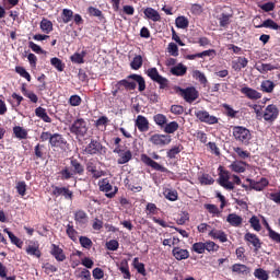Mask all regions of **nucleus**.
I'll return each mask as SVG.
<instances>
[{
  "label": "nucleus",
  "mask_w": 280,
  "mask_h": 280,
  "mask_svg": "<svg viewBox=\"0 0 280 280\" xmlns=\"http://www.w3.org/2000/svg\"><path fill=\"white\" fill-rule=\"evenodd\" d=\"M137 84L138 91L143 93V91H145V79H143L141 74H129L127 79L118 81L115 86L118 91H124V89L125 91H135V89H137Z\"/></svg>",
  "instance_id": "obj_1"
},
{
  "label": "nucleus",
  "mask_w": 280,
  "mask_h": 280,
  "mask_svg": "<svg viewBox=\"0 0 280 280\" xmlns=\"http://www.w3.org/2000/svg\"><path fill=\"white\" fill-rule=\"evenodd\" d=\"M232 137L237 143H242V145H248L253 139L250 130L244 126H234L232 128Z\"/></svg>",
  "instance_id": "obj_2"
},
{
  "label": "nucleus",
  "mask_w": 280,
  "mask_h": 280,
  "mask_svg": "<svg viewBox=\"0 0 280 280\" xmlns=\"http://www.w3.org/2000/svg\"><path fill=\"white\" fill-rule=\"evenodd\" d=\"M69 131L71 135H74V137H86V133L89 132V124L84 118H77L69 127Z\"/></svg>",
  "instance_id": "obj_3"
},
{
  "label": "nucleus",
  "mask_w": 280,
  "mask_h": 280,
  "mask_svg": "<svg viewBox=\"0 0 280 280\" xmlns=\"http://www.w3.org/2000/svg\"><path fill=\"white\" fill-rule=\"evenodd\" d=\"M147 75L152 80V82H156L161 90L170 89V80L161 75V73H159V69L149 68L147 70Z\"/></svg>",
  "instance_id": "obj_4"
},
{
  "label": "nucleus",
  "mask_w": 280,
  "mask_h": 280,
  "mask_svg": "<svg viewBox=\"0 0 280 280\" xmlns=\"http://www.w3.org/2000/svg\"><path fill=\"white\" fill-rule=\"evenodd\" d=\"M98 189L105 194L106 198H115L119 191L117 186L113 187V184H110L108 178H103L98 182Z\"/></svg>",
  "instance_id": "obj_5"
},
{
  "label": "nucleus",
  "mask_w": 280,
  "mask_h": 280,
  "mask_svg": "<svg viewBox=\"0 0 280 280\" xmlns=\"http://www.w3.org/2000/svg\"><path fill=\"white\" fill-rule=\"evenodd\" d=\"M84 154L95 156V154H105L106 147L102 145V142L95 139H91L90 143L83 150Z\"/></svg>",
  "instance_id": "obj_6"
},
{
  "label": "nucleus",
  "mask_w": 280,
  "mask_h": 280,
  "mask_svg": "<svg viewBox=\"0 0 280 280\" xmlns=\"http://www.w3.org/2000/svg\"><path fill=\"white\" fill-rule=\"evenodd\" d=\"M177 91L179 92V95L187 102L188 104H194L196 100L199 97L198 90L196 88L190 86L183 89L180 86L177 88Z\"/></svg>",
  "instance_id": "obj_7"
},
{
  "label": "nucleus",
  "mask_w": 280,
  "mask_h": 280,
  "mask_svg": "<svg viewBox=\"0 0 280 280\" xmlns=\"http://www.w3.org/2000/svg\"><path fill=\"white\" fill-rule=\"evenodd\" d=\"M149 142L158 148H165L172 143V136L163 133H154L149 138Z\"/></svg>",
  "instance_id": "obj_8"
},
{
  "label": "nucleus",
  "mask_w": 280,
  "mask_h": 280,
  "mask_svg": "<svg viewBox=\"0 0 280 280\" xmlns=\"http://www.w3.org/2000/svg\"><path fill=\"white\" fill-rule=\"evenodd\" d=\"M51 196H54V198H60V196H62L65 200H73V192L69 187L51 185Z\"/></svg>",
  "instance_id": "obj_9"
},
{
  "label": "nucleus",
  "mask_w": 280,
  "mask_h": 280,
  "mask_svg": "<svg viewBox=\"0 0 280 280\" xmlns=\"http://www.w3.org/2000/svg\"><path fill=\"white\" fill-rule=\"evenodd\" d=\"M114 154H118V165H126V163H130V161H132V151H130V149L124 150L121 147H116L114 149Z\"/></svg>",
  "instance_id": "obj_10"
},
{
  "label": "nucleus",
  "mask_w": 280,
  "mask_h": 280,
  "mask_svg": "<svg viewBox=\"0 0 280 280\" xmlns=\"http://www.w3.org/2000/svg\"><path fill=\"white\" fill-rule=\"evenodd\" d=\"M231 179V173L229 171H221L219 174L218 183L223 189H226L228 191H233L235 189V185Z\"/></svg>",
  "instance_id": "obj_11"
},
{
  "label": "nucleus",
  "mask_w": 280,
  "mask_h": 280,
  "mask_svg": "<svg viewBox=\"0 0 280 280\" xmlns=\"http://www.w3.org/2000/svg\"><path fill=\"white\" fill-rule=\"evenodd\" d=\"M140 161L148 167H152V170H155V172L167 173V167L159 164L156 161L152 160V158H150L145 153H142L140 155Z\"/></svg>",
  "instance_id": "obj_12"
},
{
  "label": "nucleus",
  "mask_w": 280,
  "mask_h": 280,
  "mask_svg": "<svg viewBox=\"0 0 280 280\" xmlns=\"http://www.w3.org/2000/svg\"><path fill=\"white\" fill-rule=\"evenodd\" d=\"M279 117V107L275 104H270L265 108L262 118L265 121H268L269 124H272L273 121H277Z\"/></svg>",
  "instance_id": "obj_13"
},
{
  "label": "nucleus",
  "mask_w": 280,
  "mask_h": 280,
  "mask_svg": "<svg viewBox=\"0 0 280 280\" xmlns=\"http://www.w3.org/2000/svg\"><path fill=\"white\" fill-rule=\"evenodd\" d=\"M195 117L199 119L202 124H208L209 126H213L218 124V117L211 116L207 110H197L195 112Z\"/></svg>",
  "instance_id": "obj_14"
},
{
  "label": "nucleus",
  "mask_w": 280,
  "mask_h": 280,
  "mask_svg": "<svg viewBox=\"0 0 280 280\" xmlns=\"http://www.w3.org/2000/svg\"><path fill=\"white\" fill-rule=\"evenodd\" d=\"M246 183H249V189H254V191H264L265 187L270 185L267 178L261 177L259 182H255L252 178H246Z\"/></svg>",
  "instance_id": "obj_15"
},
{
  "label": "nucleus",
  "mask_w": 280,
  "mask_h": 280,
  "mask_svg": "<svg viewBox=\"0 0 280 280\" xmlns=\"http://www.w3.org/2000/svg\"><path fill=\"white\" fill-rule=\"evenodd\" d=\"M50 145L52 148H59L60 150H65L69 143L67 139L60 133H52V138H50Z\"/></svg>",
  "instance_id": "obj_16"
},
{
  "label": "nucleus",
  "mask_w": 280,
  "mask_h": 280,
  "mask_svg": "<svg viewBox=\"0 0 280 280\" xmlns=\"http://www.w3.org/2000/svg\"><path fill=\"white\" fill-rule=\"evenodd\" d=\"M244 240L247 243V246H254L255 250H259V248H261V240H259V236H257V234L247 232L244 235Z\"/></svg>",
  "instance_id": "obj_17"
},
{
  "label": "nucleus",
  "mask_w": 280,
  "mask_h": 280,
  "mask_svg": "<svg viewBox=\"0 0 280 280\" xmlns=\"http://www.w3.org/2000/svg\"><path fill=\"white\" fill-rule=\"evenodd\" d=\"M135 126L138 128L139 132H148V130H150V120L143 115H138L135 120Z\"/></svg>",
  "instance_id": "obj_18"
},
{
  "label": "nucleus",
  "mask_w": 280,
  "mask_h": 280,
  "mask_svg": "<svg viewBox=\"0 0 280 280\" xmlns=\"http://www.w3.org/2000/svg\"><path fill=\"white\" fill-rule=\"evenodd\" d=\"M70 170L74 176H82L84 174V165L75 158H70Z\"/></svg>",
  "instance_id": "obj_19"
},
{
  "label": "nucleus",
  "mask_w": 280,
  "mask_h": 280,
  "mask_svg": "<svg viewBox=\"0 0 280 280\" xmlns=\"http://www.w3.org/2000/svg\"><path fill=\"white\" fill-rule=\"evenodd\" d=\"M241 93L242 95H245L247 100H254V101L261 100V92H258L253 88L244 86L241 89Z\"/></svg>",
  "instance_id": "obj_20"
},
{
  "label": "nucleus",
  "mask_w": 280,
  "mask_h": 280,
  "mask_svg": "<svg viewBox=\"0 0 280 280\" xmlns=\"http://www.w3.org/2000/svg\"><path fill=\"white\" fill-rule=\"evenodd\" d=\"M262 224H264L265 229H267V231H268L269 240H271V242H275V244H280L279 232L272 230V228L270 226V224L268 223V221L266 220L265 217H262Z\"/></svg>",
  "instance_id": "obj_21"
},
{
  "label": "nucleus",
  "mask_w": 280,
  "mask_h": 280,
  "mask_svg": "<svg viewBox=\"0 0 280 280\" xmlns=\"http://www.w3.org/2000/svg\"><path fill=\"white\" fill-rule=\"evenodd\" d=\"M50 255L55 257L56 261H65V259H67V255H65V250L60 248L59 245H56V244L50 245Z\"/></svg>",
  "instance_id": "obj_22"
},
{
  "label": "nucleus",
  "mask_w": 280,
  "mask_h": 280,
  "mask_svg": "<svg viewBox=\"0 0 280 280\" xmlns=\"http://www.w3.org/2000/svg\"><path fill=\"white\" fill-rule=\"evenodd\" d=\"M21 93L24 97H27L32 104H38V95L33 91L27 90V83H22L21 85Z\"/></svg>",
  "instance_id": "obj_23"
},
{
  "label": "nucleus",
  "mask_w": 280,
  "mask_h": 280,
  "mask_svg": "<svg viewBox=\"0 0 280 280\" xmlns=\"http://www.w3.org/2000/svg\"><path fill=\"white\" fill-rule=\"evenodd\" d=\"M26 254L31 255V257H36L37 259H40V257H43V253L40 252L37 242H34L26 247Z\"/></svg>",
  "instance_id": "obj_24"
},
{
  "label": "nucleus",
  "mask_w": 280,
  "mask_h": 280,
  "mask_svg": "<svg viewBox=\"0 0 280 280\" xmlns=\"http://www.w3.org/2000/svg\"><path fill=\"white\" fill-rule=\"evenodd\" d=\"M74 222L78 226H84L89 222V215L84 210H77L74 212Z\"/></svg>",
  "instance_id": "obj_25"
},
{
  "label": "nucleus",
  "mask_w": 280,
  "mask_h": 280,
  "mask_svg": "<svg viewBox=\"0 0 280 280\" xmlns=\"http://www.w3.org/2000/svg\"><path fill=\"white\" fill-rule=\"evenodd\" d=\"M208 235L209 237H212V240H219L222 244L229 242L226 233L222 230H211Z\"/></svg>",
  "instance_id": "obj_26"
},
{
  "label": "nucleus",
  "mask_w": 280,
  "mask_h": 280,
  "mask_svg": "<svg viewBox=\"0 0 280 280\" xmlns=\"http://www.w3.org/2000/svg\"><path fill=\"white\" fill-rule=\"evenodd\" d=\"M143 14L147 19H149L150 21H153L154 23H158L159 21H161V14L159 13V11H156L153 8H147L143 11Z\"/></svg>",
  "instance_id": "obj_27"
},
{
  "label": "nucleus",
  "mask_w": 280,
  "mask_h": 280,
  "mask_svg": "<svg viewBox=\"0 0 280 280\" xmlns=\"http://www.w3.org/2000/svg\"><path fill=\"white\" fill-rule=\"evenodd\" d=\"M246 165H248V163L245 161H234L230 165V170L235 172V174H244V172H246Z\"/></svg>",
  "instance_id": "obj_28"
},
{
  "label": "nucleus",
  "mask_w": 280,
  "mask_h": 280,
  "mask_svg": "<svg viewBox=\"0 0 280 280\" xmlns=\"http://www.w3.org/2000/svg\"><path fill=\"white\" fill-rule=\"evenodd\" d=\"M173 257L177 259V261H183V259H189V250L183 249L180 247H174L173 250Z\"/></svg>",
  "instance_id": "obj_29"
},
{
  "label": "nucleus",
  "mask_w": 280,
  "mask_h": 280,
  "mask_svg": "<svg viewBox=\"0 0 280 280\" xmlns=\"http://www.w3.org/2000/svg\"><path fill=\"white\" fill-rule=\"evenodd\" d=\"M226 222L231 226L240 228V226H242V222H244V219L241 215L236 214V213H230L226 217Z\"/></svg>",
  "instance_id": "obj_30"
},
{
  "label": "nucleus",
  "mask_w": 280,
  "mask_h": 280,
  "mask_svg": "<svg viewBox=\"0 0 280 280\" xmlns=\"http://www.w3.org/2000/svg\"><path fill=\"white\" fill-rule=\"evenodd\" d=\"M170 73H172V75H176L177 78H183V75L187 74V66L177 63L171 68Z\"/></svg>",
  "instance_id": "obj_31"
},
{
  "label": "nucleus",
  "mask_w": 280,
  "mask_h": 280,
  "mask_svg": "<svg viewBox=\"0 0 280 280\" xmlns=\"http://www.w3.org/2000/svg\"><path fill=\"white\" fill-rule=\"evenodd\" d=\"M255 27L257 30H261V27H266V30H275V31L280 30V25L277 22H275V20L272 19H267L261 24L256 25Z\"/></svg>",
  "instance_id": "obj_32"
},
{
  "label": "nucleus",
  "mask_w": 280,
  "mask_h": 280,
  "mask_svg": "<svg viewBox=\"0 0 280 280\" xmlns=\"http://www.w3.org/2000/svg\"><path fill=\"white\" fill-rule=\"evenodd\" d=\"M124 277V279H132V275L130 273V267L128 266V260L122 259L120 261L119 268H118Z\"/></svg>",
  "instance_id": "obj_33"
},
{
  "label": "nucleus",
  "mask_w": 280,
  "mask_h": 280,
  "mask_svg": "<svg viewBox=\"0 0 280 280\" xmlns=\"http://www.w3.org/2000/svg\"><path fill=\"white\" fill-rule=\"evenodd\" d=\"M39 27L44 34H51V32H54V23L45 18L40 21Z\"/></svg>",
  "instance_id": "obj_34"
},
{
  "label": "nucleus",
  "mask_w": 280,
  "mask_h": 280,
  "mask_svg": "<svg viewBox=\"0 0 280 280\" xmlns=\"http://www.w3.org/2000/svg\"><path fill=\"white\" fill-rule=\"evenodd\" d=\"M35 115L39 119H43L45 121V124H51V117H49V115H47V109H45L44 107H40V106L37 107L35 109Z\"/></svg>",
  "instance_id": "obj_35"
},
{
  "label": "nucleus",
  "mask_w": 280,
  "mask_h": 280,
  "mask_svg": "<svg viewBox=\"0 0 280 280\" xmlns=\"http://www.w3.org/2000/svg\"><path fill=\"white\" fill-rule=\"evenodd\" d=\"M75 176L71 167L65 166L62 170L59 171V178L60 180H71Z\"/></svg>",
  "instance_id": "obj_36"
},
{
  "label": "nucleus",
  "mask_w": 280,
  "mask_h": 280,
  "mask_svg": "<svg viewBox=\"0 0 280 280\" xmlns=\"http://www.w3.org/2000/svg\"><path fill=\"white\" fill-rule=\"evenodd\" d=\"M178 128H180L178 122L176 120H173L171 122H166L162 130H164L166 135H174V132H176Z\"/></svg>",
  "instance_id": "obj_37"
},
{
  "label": "nucleus",
  "mask_w": 280,
  "mask_h": 280,
  "mask_svg": "<svg viewBox=\"0 0 280 280\" xmlns=\"http://www.w3.org/2000/svg\"><path fill=\"white\" fill-rule=\"evenodd\" d=\"M232 272H236V275H249L250 268H248L246 265L234 264L232 266Z\"/></svg>",
  "instance_id": "obj_38"
},
{
  "label": "nucleus",
  "mask_w": 280,
  "mask_h": 280,
  "mask_svg": "<svg viewBox=\"0 0 280 280\" xmlns=\"http://www.w3.org/2000/svg\"><path fill=\"white\" fill-rule=\"evenodd\" d=\"M86 57V50H82L81 52H74L70 60L74 65H84V58Z\"/></svg>",
  "instance_id": "obj_39"
},
{
  "label": "nucleus",
  "mask_w": 280,
  "mask_h": 280,
  "mask_svg": "<svg viewBox=\"0 0 280 280\" xmlns=\"http://www.w3.org/2000/svg\"><path fill=\"white\" fill-rule=\"evenodd\" d=\"M86 171L92 174L93 178H102V171H97V166L92 161L88 162Z\"/></svg>",
  "instance_id": "obj_40"
},
{
  "label": "nucleus",
  "mask_w": 280,
  "mask_h": 280,
  "mask_svg": "<svg viewBox=\"0 0 280 280\" xmlns=\"http://www.w3.org/2000/svg\"><path fill=\"white\" fill-rule=\"evenodd\" d=\"M248 67V59L246 57H238V62H233L232 69L234 71H242V69H246Z\"/></svg>",
  "instance_id": "obj_41"
},
{
  "label": "nucleus",
  "mask_w": 280,
  "mask_h": 280,
  "mask_svg": "<svg viewBox=\"0 0 280 280\" xmlns=\"http://www.w3.org/2000/svg\"><path fill=\"white\" fill-rule=\"evenodd\" d=\"M175 25L178 30H187L189 27V20L185 15L176 18Z\"/></svg>",
  "instance_id": "obj_42"
},
{
  "label": "nucleus",
  "mask_w": 280,
  "mask_h": 280,
  "mask_svg": "<svg viewBox=\"0 0 280 280\" xmlns=\"http://www.w3.org/2000/svg\"><path fill=\"white\" fill-rule=\"evenodd\" d=\"M275 86H277L275 82L270 80H265L260 84V90L262 91V93H272V91H275Z\"/></svg>",
  "instance_id": "obj_43"
},
{
  "label": "nucleus",
  "mask_w": 280,
  "mask_h": 280,
  "mask_svg": "<svg viewBox=\"0 0 280 280\" xmlns=\"http://www.w3.org/2000/svg\"><path fill=\"white\" fill-rule=\"evenodd\" d=\"M163 194L166 200H170L171 202H176V200H178V191L176 189L166 188Z\"/></svg>",
  "instance_id": "obj_44"
},
{
  "label": "nucleus",
  "mask_w": 280,
  "mask_h": 280,
  "mask_svg": "<svg viewBox=\"0 0 280 280\" xmlns=\"http://www.w3.org/2000/svg\"><path fill=\"white\" fill-rule=\"evenodd\" d=\"M3 231L7 233V235H9V238L11 240V243L14 244V246L18 248H23V241H21V238L16 237V235H14V233L8 229H4Z\"/></svg>",
  "instance_id": "obj_45"
},
{
  "label": "nucleus",
  "mask_w": 280,
  "mask_h": 280,
  "mask_svg": "<svg viewBox=\"0 0 280 280\" xmlns=\"http://www.w3.org/2000/svg\"><path fill=\"white\" fill-rule=\"evenodd\" d=\"M153 121L159 126V128L163 129L167 124V116H165L164 114H155L153 116Z\"/></svg>",
  "instance_id": "obj_46"
},
{
  "label": "nucleus",
  "mask_w": 280,
  "mask_h": 280,
  "mask_svg": "<svg viewBox=\"0 0 280 280\" xmlns=\"http://www.w3.org/2000/svg\"><path fill=\"white\" fill-rule=\"evenodd\" d=\"M130 67L133 69V71H139V69L143 67V57L141 55L133 57L132 61L130 62Z\"/></svg>",
  "instance_id": "obj_47"
},
{
  "label": "nucleus",
  "mask_w": 280,
  "mask_h": 280,
  "mask_svg": "<svg viewBox=\"0 0 280 280\" xmlns=\"http://www.w3.org/2000/svg\"><path fill=\"white\" fill-rule=\"evenodd\" d=\"M232 16V14L222 13L221 16L219 18L220 27H229V25H231Z\"/></svg>",
  "instance_id": "obj_48"
},
{
  "label": "nucleus",
  "mask_w": 280,
  "mask_h": 280,
  "mask_svg": "<svg viewBox=\"0 0 280 280\" xmlns=\"http://www.w3.org/2000/svg\"><path fill=\"white\" fill-rule=\"evenodd\" d=\"M13 133L16 139H27V131L21 126L13 127Z\"/></svg>",
  "instance_id": "obj_49"
},
{
  "label": "nucleus",
  "mask_w": 280,
  "mask_h": 280,
  "mask_svg": "<svg viewBox=\"0 0 280 280\" xmlns=\"http://www.w3.org/2000/svg\"><path fill=\"white\" fill-rule=\"evenodd\" d=\"M254 277L258 280H269L270 279V276L268 275V271H266L261 268L255 269Z\"/></svg>",
  "instance_id": "obj_50"
},
{
  "label": "nucleus",
  "mask_w": 280,
  "mask_h": 280,
  "mask_svg": "<svg viewBox=\"0 0 280 280\" xmlns=\"http://www.w3.org/2000/svg\"><path fill=\"white\" fill-rule=\"evenodd\" d=\"M50 65L57 69V71L62 72L65 71V62L60 60L58 57H54L50 59Z\"/></svg>",
  "instance_id": "obj_51"
},
{
  "label": "nucleus",
  "mask_w": 280,
  "mask_h": 280,
  "mask_svg": "<svg viewBox=\"0 0 280 280\" xmlns=\"http://www.w3.org/2000/svg\"><path fill=\"white\" fill-rule=\"evenodd\" d=\"M35 159H45V144L37 143L34 148Z\"/></svg>",
  "instance_id": "obj_52"
},
{
  "label": "nucleus",
  "mask_w": 280,
  "mask_h": 280,
  "mask_svg": "<svg viewBox=\"0 0 280 280\" xmlns=\"http://www.w3.org/2000/svg\"><path fill=\"white\" fill-rule=\"evenodd\" d=\"M66 233L68 237L72 240V242H78V232L75 231L73 225H71V223L67 225Z\"/></svg>",
  "instance_id": "obj_53"
},
{
  "label": "nucleus",
  "mask_w": 280,
  "mask_h": 280,
  "mask_svg": "<svg viewBox=\"0 0 280 280\" xmlns=\"http://www.w3.org/2000/svg\"><path fill=\"white\" fill-rule=\"evenodd\" d=\"M133 267L136 268L139 275L145 277V265L143 262H139V258H133Z\"/></svg>",
  "instance_id": "obj_54"
},
{
  "label": "nucleus",
  "mask_w": 280,
  "mask_h": 280,
  "mask_svg": "<svg viewBox=\"0 0 280 280\" xmlns=\"http://www.w3.org/2000/svg\"><path fill=\"white\" fill-rule=\"evenodd\" d=\"M15 72H18L19 75H21V78H24L25 80H27V82H32V75L23 67L16 66Z\"/></svg>",
  "instance_id": "obj_55"
},
{
  "label": "nucleus",
  "mask_w": 280,
  "mask_h": 280,
  "mask_svg": "<svg viewBox=\"0 0 280 280\" xmlns=\"http://www.w3.org/2000/svg\"><path fill=\"white\" fill-rule=\"evenodd\" d=\"M205 248L208 253H218L220 245L215 244L213 241H208L205 243Z\"/></svg>",
  "instance_id": "obj_56"
},
{
  "label": "nucleus",
  "mask_w": 280,
  "mask_h": 280,
  "mask_svg": "<svg viewBox=\"0 0 280 280\" xmlns=\"http://www.w3.org/2000/svg\"><path fill=\"white\" fill-rule=\"evenodd\" d=\"M192 253H197V255H202L205 254L206 247L203 242H197L192 244L191 246Z\"/></svg>",
  "instance_id": "obj_57"
},
{
  "label": "nucleus",
  "mask_w": 280,
  "mask_h": 280,
  "mask_svg": "<svg viewBox=\"0 0 280 280\" xmlns=\"http://www.w3.org/2000/svg\"><path fill=\"white\" fill-rule=\"evenodd\" d=\"M199 183L200 185H213L215 183V179H213V177H211V175L209 174H202L199 177Z\"/></svg>",
  "instance_id": "obj_58"
},
{
  "label": "nucleus",
  "mask_w": 280,
  "mask_h": 280,
  "mask_svg": "<svg viewBox=\"0 0 280 280\" xmlns=\"http://www.w3.org/2000/svg\"><path fill=\"white\" fill-rule=\"evenodd\" d=\"M183 152V145H175L167 151L168 159H176V154H180Z\"/></svg>",
  "instance_id": "obj_59"
},
{
  "label": "nucleus",
  "mask_w": 280,
  "mask_h": 280,
  "mask_svg": "<svg viewBox=\"0 0 280 280\" xmlns=\"http://www.w3.org/2000/svg\"><path fill=\"white\" fill-rule=\"evenodd\" d=\"M223 108L226 117H231V119H235V117H237V113H240L238 110L233 109L229 104H223Z\"/></svg>",
  "instance_id": "obj_60"
},
{
  "label": "nucleus",
  "mask_w": 280,
  "mask_h": 280,
  "mask_svg": "<svg viewBox=\"0 0 280 280\" xmlns=\"http://www.w3.org/2000/svg\"><path fill=\"white\" fill-rule=\"evenodd\" d=\"M45 275H54V272H58V267L54 266L50 262H46L42 266Z\"/></svg>",
  "instance_id": "obj_61"
},
{
  "label": "nucleus",
  "mask_w": 280,
  "mask_h": 280,
  "mask_svg": "<svg viewBox=\"0 0 280 280\" xmlns=\"http://www.w3.org/2000/svg\"><path fill=\"white\" fill-rule=\"evenodd\" d=\"M249 224L252 226V229H254V231H261V223L259 222V218H257V215H253L249 219Z\"/></svg>",
  "instance_id": "obj_62"
},
{
  "label": "nucleus",
  "mask_w": 280,
  "mask_h": 280,
  "mask_svg": "<svg viewBox=\"0 0 280 280\" xmlns=\"http://www.w3.org/2000/svg\"><path fill=\"white\" fill-rule=\"evenodd\" d=\"M233 151L237 154L238 159H250V152L248 151H244L242 148L240 147H235L233 148Z\"/></svg>",
  "instance_id": "obj_63"
},
{
  "label": "nucleus",
  "mask_w": 280,
  "mask_h": 280,
  "mask_svg": "<svg viewBox=\"0 0 280 280\" xmlns=\"http://www.w3.org/2000/svg\"><path fill=\"white\" fill-rule=\"evenodd\" d=\"M61 18L63 23H70L71 19H73V12L71 9H63Z\"/></svg>",
  "instance_id": "obj_64"
}]
</instances>
